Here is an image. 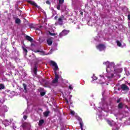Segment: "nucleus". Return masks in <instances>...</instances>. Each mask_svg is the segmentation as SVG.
Returning a JSON list of instances; mask_svg holds the SVG:
<instances>
[{
    "label": "nucleus",
    "instance_id": "f257e3e1",
    "mask_svg": "<svg viewBox=\"0 0 130 130\" xmlns=\"http://www.w3.org/2000/svg\"><path fill=\"white\" fill-rule=\"evenodd\" d=\"M50 66H52V67H54L53 70L54 71V74H55V78L52 81V84H56V83L58 82V79H59V76L57 75V73H56V71L58 70V66H57V64L55 61L53 60H51L50 61Z\"/></svg>",
    "mask_w": 130,
    "mask_h": 130
},
{
    "label": "nucleus",
    "instance_id": "f03ea898",
    "mask_svg": "<svg viewBox=\"0 0 130 130\" xmlns=\"http://www.w3.org/2000/svg\"><path fill=\"white\" fill-rule=\"evenodd\" d=\"M69 33H70V30L64 29L59 34V36L60 37H62V36H66V35H68Z\"/></svg>",
    "mask_w": 130,
    "mask_h": 130
},
{
    "label": "nucleus",
    "instance_id": "7ed1b4c3",
    "mask_svg": "<svg viewBox=\"0 0 130 130\" xmlns=\"http://www.w3.org/2000/svg\"><path fill=\"white\" fill-rule=\"evenodd\" d=\"M120 89H121L122 91H129V88L125 84H122L120 85Z\"/></svg>",
    "mask_w": 130,
    "mask_h": 130
},
{
    "label": "nucleus",
    "instance_id": "20e7f679",
    "mask_svg": "<svg viewBox=\"0 0 130 130\" xmlns=\"http://www.w3.org/2000/svg\"><path fill=\"white\" fill-rule=\"evenodd\" d=\"M97 49H99L100 51H102L104 50L106 48L105 45L104 44H100L96 46Z\"/></svg>",
    "mask_w": 130,
    "mask_h": 130
},
{
    "label": "nucleus",
    "instance_id": "39448f33",
    "mask_svg": "<svg viewBox=\"0 0 130 130\" xmlns=\"http://www.w3.org/2000/svg\"><path fill=\"white\" fill-rule=\"evenodd\" d=\"M63 19H64V16L63 15H61V16L58 19V23L59 25H62V23H63Z\"/></svg>",
    "mask_w": 130,
    "mask_h": 130
},
{
    "label": "nucleus",
    "instance_id": "423d86ee",
    "mask_svg": "<svg viewBox=\"0 0 130 130\" xmlns=\"http://www.w3.org/2000/svg\"><path fill=\"white\" fill-rule=\"evenodd\" d=\"M38 68V64H37V63H35L34 65V73L36 76L37 75Z\"/></svg>",
    "mask_w": 130,
    "mask_h": 130
},
{
    "label": "nucleus",
    "instance_id": "0eeeda50",
    "mask_svg": "<svg viewBox=\"0 0 130 130\" xmlns=\"http://www.w3.org/2000/svg\"><path fill=\"white\" fill-rule=\"evenodd\" d=\"M34 52H35V53H37V52H40L41 55H47V54H46L45 52L43 50H38L34 51Z\"/></svg>",
    "mask_w": 130,
    "mask_h": 130
},
{
    "label": "nucleus",
    "instance_id": "6e6552de",
    "mask_svg": "<svg viewBox=\"0 0 130 130\" xmlns=\"http://www.w3.org/2000/svg\"><path fill=\"white\" fill-rule=\"evenodd\" d=\"M77 119L79 121V124L80 125L81 129L83 130V120H82V118L78 117Z\"/></svg>",
    "mask_w": 130,
    "mask_h": 130
},
{
    "label": "nucleus",
    "instance_id": "1a4fd4ad",
    "mask_svg": "<svg viewBox=\"0 0 130 130\" xmlns=\"http://www.w3.org/2000/svg\"><path fill=\"white\" fill-rule=\"evenodd\" d=\"M27 3H28V4H30V5H31V6H34V7H37L38 6L37 4L34 1L29 0V1H27Z\"/></svg>",
    "mask_w": 130,
    "mask_h": 130
},
{
    "label": "nucleus",
    "instance_id": "9d476101",
    "mask_svg": "<svg viewBox=\"0 0 130 130\" xmlns=\"http://www.w3.org/2000/svg\"><path fill=\"white\" fill-rule=\"evenodd\" d=\"M25 38L26 40H28V41H29V42H33V39L31 38V37L29 36H26L25 37Z\"/></svg>",
    "mask_w": 130,
    "mask_h": 130
},
{
    "label": "nucleus",
    "instance_id": "9b49d317",
    "mask_svg": "<svg viewBox=\"0 0 130 130\" xmlns=\"http://www.w3.org/2000/svg\"><path fill=\"white\" fill-rule=\"evenodd\" d=\"M52 40H51V39H48L47 40V43L48 45H51V44H52Z\"/></svg>",
    "mask_w": 130,
    "mask_h": 130
},
{
    "label": "nucleus",
    "instance_id": "f8f14e48",
    "mask_svg": "<svg viewBox=\"0 0 130 130\" xmlns=\"http://www.w3.org/2000/svg\"><path fill=\"white\" fill-rule=\"evenodd\" d=\"M49 113H50V111H46L44 113V116H45V117H47L48 116V115H49Z\"/></svg>",
    "mask_w": 130,
    "mask_h": 130
},
{
    "label": "nucleus",
    "instance_id": "ddd939ff",
    "mask_svg": "<svg viewBox=\"0 0 130 130\" xmlns=\"http://www.w3.org/2000/svg\"><path fill=\"white\" fill-rule=\"evenodd\" d=\"M23 86L24 89V92L27 93V85L26 84V83H23Z\"/></svg>",
    "mask_w": 130,
    "mask_h": 130
},
{
    "label": "nucleus",
    "instance_id": "4468645a",
    "mask_svg": "<svg viewBox=\"0 0 130 130\" xmlns=\"http://www.w3.org/2000/svg\"><path fill=\"white\" fill-rule=\"evenodd\" d=\"M123 107V105H122V103H120L118 105V108L119 109H122Z\"/></svg>",
    "mask_w": 130,
    "mask_h": 130
},
{
    "label": "nucleus",
    "instance_id": "2eb2a0df",
    "mask_svg": "<svg viewBox=\"0 0 130 130\" xmlns=\"http://www.w3.org/2000/svg\"><path fill=\"white\" fill-rule=\"evenodd\" d=\"M43 123H44V120H43V119L40 120L39 122V126H41V125H42Z\"/></svg>",
    "mask_w": 130,
    "mask_h": 130
},
{
    "label": "nucleus",
    "instance_id": "dca6fc26",
    "mask_svg": "<svg viewBox=\"0 0 130 130\" xmlns=\"http://www.w3.org/2000/svg\"><path fill=\"white\" fill-rule=\"evenodd\" d=\"M15 23L16 24H20L21 23V20L19 18H16Z\"/></svg>",
    "mask_w": 130,
    "mask_h": 130
},
{
    "label": "nucleus",
    "instance_id": "f3484780",
    "mask_svg": "<svg viewBox=\"0 0 130 130\" xmlns=\"http://www.w3.org/2000/svg\"><path fill=\"white\" fill-rule=\"evenodd\" d=\"M28 125V123L25 122L22 124L21 126L23 128H25V127H27V126Z\"/></svg>",
    "mask_w": 130,
    "mask_h": 130
},
{
    "label": "nucleus",
    "instance_id": "a211bd4d",
    "mask_svg": "<svg viewBox=\"0 0 130 130\" xmlns=\"http://www.w3.org/2000/svg\"><path fill=\"white\" fill-rule=\"evenodd\" d=\"M22 49L23 50V51L24 52H25V53H28V50H27V49L26 48H25L24 47H22Z\"/></svg>",
    "mask_w": 130,
    "mask_h": 130
},
{
    "label": "nucleus",
    "instance_id": "6ab92c4d",
    "mask_svg": "<svg viewBox=\"0 0 130 130\" xmlns=\"http://www.w3.org/2000/svg\"><path fill=\"white\" fill-rule=\"evenodd\" d=\"M38 91H39V92H40V93H41V92H43V91H44V88H42V87H40V88L38 89Z\"/></svg>",
    "mask_w": 130,
    "mask_h": 130
},
{
    "label": "nucleus",
    "instance_id": "aec40b11",
    "mask_svg": "<svg viewBox=\"0 0 130 130\" xmlns=\"http://www.w3.org/2000/svg\"><path fill=\"white\" fill-rule=\"evenodd\" d=\"M116 43L117 44V46H119V47H120L121 46V43L119 41H117Z\"/></svg>",
    "mask_w": 130,
    "mask_h": 130
},
{
    "label": "nucleus",
    "instance_id": "412c9836",
    "mask_svg": "<svg viewBox=\"0 0 130 130\" xmlns=\"http://www.w3.org/2000/svg\"><path fill=\"white\" fill-rule=\"evenodd\" d=\"M5 89V85L4 84H0V90H4Z\"/></svg>",
    "mask_w": 130,
    "mask_h": 130
},
{
    "label": "nucleus",
    "instance_id": "4be33fe9",
    "mask_svg": "<svg viewBox=\"0 0 130 130\" xmlns=\"http://www.w3.org/2000/svg\"><path fill=\"white\" fill-rule=\"evenodd\" d=\"M107 122L109 124V125L112 126V122L109 120H107Z\"/></svg>",
    "mask_w": 130,
    "mask_h": 130
},
{
    "label": "nucleus",
    "instance_id": "5701e85b",
    "mask_svg": "<svg viewBox=\"0 0 130 130\" xmlns=\"http://www.w3.org/2000/svg\"><path fill=\"white\" fill-rule=\"evenodd\" d=\"M114 76V74H111L110 76H108L107 78L108 79H112V78H113V77Z\"/></svg>",
    "mask_w": 130,
    "mask_h": 130
},
{
    "label": "nucleus",
    "instance_id": "b1692460",
    "mask_svg": "<svg viewBox=\"0 0 130 130\" xmlns=\"http://www.w3.org/2000/svg\"><path fill=\"white\" fill-rule=\"evenodd\" d=\"M45 94H46V92H45L42 91L40 92V95L42 96H44L45 95Z\"/></svg>",
    "mask_w": 130,
    "mask_h": 130
},
{
    "label": "nucleus",
    "instance_id": "393cba45",
    "mask_svg": "<svg viewBox=\"0 0 130 130\" xmlns=\"http://www.w3.org/2000/svg\"><path fill=\"white\" fill-rule=\"evenodd\" d=\"M63 3H64V0H59V5H62Z\"/></svg>",
    "mask_w": 130,
    "mask_h": 130
},
{
    "label": "nucleus",
    "instance_id": "a878e982",
    "mask_svg": "<svg viewBox=\"0 0 130 130\" xmlns=\"http://www.w3.org/2000/svg\"><path fill=\"white\" fill-rule=\"evenodd\" d=\"M49 34L50 36H55L56 35L55 33L50 32V31H49Z\"/></svg>",
    "mask_w": 130,
    "mask_h": 130
},
{
    "label": "nucleus",
    "instance_id": "bb28decb",
    "mask_svg": "<svg viewBox=\"0 0 130 130\" xmlns=\"http://www.w3.org/2000/svg\"><path fill=\"white\" fill-rule=\"evenodd\" d=\"M57 10H58L59 11V10H60V5H58L57 6Z\"/></svg>",
    "mask_w": 130,
    "mask_h": 130
},
{
    "label": "nucleus",
    "instance_id": "cd10ccee",
    "mask_svg": "<svg viewBox=\"0 0 130 130\" xmlns=\"http://www.w3.org/2000/svg\"><path fill=\"white\" fill-rule=\"evenodd\" d=\"M71 114L72 115H75V111H71Z\"/></svg>",
    "mask_w": 130,
    "mask_h": 130
},
{
    "label": "nucleus",
    "instance_id": "c85d7f7f",
    "mask_svg": "<svg viewBox=\"0 0 130 130\" xmlns=\"http://www.w3.org/2000/svg\"><path fill=\"white\" fill-rule=\"evenodd\" d=\"M27 116H26V115H24V116H23V119H24V120H26V119H27Z\"/></svg>",
    "mask_w": 130,
    "mask_h": 130
},
{
    "label": "nucleus",
    "instance_id": "c756f323",
    "mask_svg": "<svg viewBox=\"0 0 130 130\" xmlns=\"http://www.w3.org/2000/svg\"><path fill=\"white\" fill-rule=\"evenodd\" d=\"M107 63H109V62H108V61L104 62L103 63V64H107Z\"/></svg>",
    "mask_w": 130,
    "mask_h": 130
},
{
    "label": "nucleus",
    "instance_id": "7c9ffc66",
    "mask_svg": "<svg viewBox=\"0 0 130 130\" xmlns=\"http://www.w3.org/2000/svg\"><path fill=\"white\" fill-rule=\"evenodd\" d=\"M69 89H70V90H73V87H72V85H70V86H69Z\"/></svg>",
    "mask_w": 130,
    "mask_h": 130
},
{
    "label": "nucleus",
    "instance_id": "2f4dec72",
    "mask_svg": "<svg viewBox=\"0 0 130 130\" xmlns=\"http://www.w3.org/2000/svg\"><path fill=\"white\" fill-rule=\"evenodd\" d=\"M46 4H47L48 5H49L50 4V2H49V1H46Z\"/></svg>",
    "mask_w": 130,
    "mask_h": 130
},
{
    "label": "nucleus",
    "instance_id": "473e14b6",
    "mask_svg": "<svg viewBox=\"0 0 130 130\" xmlns=\"http://www.w3.org/2000/svg\"><path fill=\"white\" fill-rule=\"evenodd\" d=\"M120 102V99H118L117 100V103H119Z\"/></svg>",
    "mask_w": 130,
    "mask_h": 130
},
{
    "label": "nucleus",
    "instance_id": "72a5a7b5",
    "mask_svg": "<svg viewBox=\"0 0 130 130\" xmlns=\"http://www.w3.org/2000/svg\"><path fill=\"white\" fill-rule=\"evenodd\" d=\"M127 18H128V20H130V14L128 15Z\"/></svg>",
    "mask_w": 130,
    "mask_h": 130
},
{
    "label": "nucleus",
    "instance_id": "f704fd0d",
    "mask_svg": "<svg viewBox=\"0 0 130 130\" xmlns=\"http://www.w3.org/2000/svg\"><path fill=\"white\" fill-rule=\"evenodd\" d=\"M57 18H58L57 16H55L54 17L55 20H57Z\"/></svg>",
    "mask_w": 130,
    "mask_h": 130
},
{
    "label": "nucleus",
    "instance_id": "c9c22d12",
    "mask_svg": "<svg viewBox=\"0 0 130 130\" xmlns=\"http://www.w3.org/2000/svg\"><path fill=\"white\" fill-rule=\"evenodd\" d=\"M65 100H66L67 103L69 104V101L67 99H66Z\"/></svg>",
    "mask_w": 130,
    "mask_h": 130
},
{
    "label": "nucleus",
    "instance_id": "e433bc0d",
    "mask_svg": "<svg viewBox=\"0 0 130 130\" xmlns=\"http://www.w3.org/2000/svg\"><path fill=\"white\" fill-rule=\"evenodd\" d=\"M36 31H39L40 29L38 28H36Z\"/></svg>",
    "mask_w": 130,
    "mask_h": 130
},
{
    "label": "nucleus",
    "instance_id": "4c0bfd02",
    "mask_svg": "<svg viewBox=\"0 0 130 130\" xmlns=\"http://www.w3.org/2000/svg\"><path fill=\"white\" fill-rule=\"evenodd\" d=\"M80 14H81V15H82V16H83V15H84V13L83 12H81Z\"/></svg>",
    "mask_w": 130,
    "mask_h": 130
},
{
    "label": "nucleus",
    "instance_id": "58836bf2",
    "mask_svg": "<svg viewBox=\"0 0 130 130\" xmlns=\"http://www.w3.org/2000/svg\"><path fill=\"white\" fill-rule=\"evenodd\" d=\"M13 19H15V18H16V17H15V16H14V15H13Z\"/></svg>",
    "mask_w": 130,
    "mask_h": 130
},
{
    "label": "nucleus",
    "instance_id": "ea45409f",
    "mask_svg": "<svg viewBox=\"0 0 130 130\" xmlns=\"http://www.w3.org/2000/svg\"><path fill=\"white\" fill-rule=\"evenodd\" d=\"M120 90V88H118V90L119 91Z\"/></svg>",
    "mask_w": 130,
    "mask_h": 130
},
{
    "label": "nucleus",
    "instance_id": "a19ab883",
    "mask_svg": "<svg viewBox=\"0 0 130 130\" xmlns=\"http://www.w3.org/2000/svg\"><path fill=\"white\" fill-rule=\"evenodd\" d=\"M42 27V26H39V28H41Z\"/></svg>",
    "mask_w": 130,
    "mask_h": 130
}]
</instances>
